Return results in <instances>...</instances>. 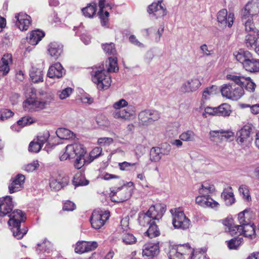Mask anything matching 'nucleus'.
Listing matches in <instances>:
<instances>
[{"label": "nucleus", "instance_id": "1", "mask_svg": "<svg viewBox=\"0 0 259 259\" xmlns=\"http://www.w3.org/2000/svg\"><path fill=\"white\" fill-rule=\"evenodd\" d=\"M10 219L8 222L10 226H12V229L14 236L18 239L23 238L24 235L27 232L26 228L21 229V223L24 222L26 217L21 210L16 209L14 210L10 215Z\"/></svg>", "mask_w": 259, "mask_h": 259}, {"label": "nucleus", "instance_id": "2", "mask_svg": "<svg viewBox=\"0 0 259 259\" xmlns=\"http://www.w3.org/2000/svg\"><path fill=\"white\" fill-rule=\"evenodd\" d=\"M134 183L132 182L111 191L110 197L113 202L120 203L129 199L132 195Z\"/></svg>", "mask_w": 259, "mask_h": 259}, {"label": "nucleus", "instance_id": "3", "mask_svg": "<svg viewBox=\"0 0 259 259\" xmlns=\"http://www.w3.org/2000/svg\"><path fill=\"white\" fill-rule=\"evenodd\" d=\"M92 78L99 90H106L111 85V77L106 72L103 66L92 71Z\"/></svg>", "mask_w": 259, "mask_h": 259}, {"label": "nucleus", "instance_id": "4", "mask_svg": "<svg viewBox=\"0 0 259 259\" xmlns=\"http://www.w3.org/2000/svg\"><path fill=\"white\" fill-rule=\"evenodd\" d=\"M31 94L23 102L24 110L28 112H33L45 108L48 105V102L36 96L34 90H32Z\"/></svg>", "mask_w": 259, "mask_h": 259}, {"label": "nucleus", "instance_id": "5", "mask_svg": "<svg viewBox=\"0 0 259 259\" xmlns=\"http://www.w3.org/2000/svg\"><path fill=\"white\" fill-rule=\"evenodd\" d=\"M168 250L169 259H185L192 252V248L189 244L170 245Z\"/></svg>", "mask_w": 259, "mask_h": 259}, {"label": "nucleus", "instance_id": "6", "mask_svg": "<svg viewBox=\"0 0 259 259\" xmlns=\"http://www.w3.org/2000/svg\"><path fill=\"white\" fill-rule=\"evenodd\" d=\"M85 150L82 145L74 143L68 145L65 148V152L60 157L61 161L68 158H74L78 156H84Z\"/></svg>", "mask_w": 259, "mask_h": 259}, {"label": "nucleus", "instance_id": "7", "mask_svg": "<svg viewBox=\"0 0 259 259\" xmlns=\"http://www.w3.org/2000/svg\"><path fill=\"white\" fill-rule=\"evenodd\" d=\"M173 216L172 224L177 229L186 230L191 226L190 220L185 215L184 212L177 209L171 210Z\"/></svg>", "mask_w": 259, "mask_h": 259}, {"label": "nucleus", "instance_id": "8", "mask_svg": "<svg viewBox=\"0 0 259 259\" xmlns=\"http://www.w3.org/2000/svg\"><path fill=\"white\" fill-rule=\"evenodd\" d=\"M221 93L223 97L232 100H237L244 95V90L242 87L228 84L222 87Z\"/></svg>", "mask_w": 259, "mask_h": 259}, {"label": "nucleus", "instance_id": "9", "mask_svg": "<svg viewBox=\"0 0 259 259\" xmlns=\"http://www.w3.org/2000/svg\"><path fill=\"white\" fill-rule=\"evenodd\" d=\"M109 217L110 212L108 211L94 210L91 218L92 227L95 229L101 228Z\"/></svg>", "mask_w": 259, "mask_h": 259}, {"label": "nucleus", "instance_id": "10", "mask_svg": "<svg viewBox=\"0 0 259 259\" xmlns=\"http://www.w3.org/2000/svg\"><path fill=\"white\" fill-rule=\"evenodd\" d=\"M135 113V107L132 105H130L126 108L114 110L112 112V117L116 119L121 120H128L134 116Z\"/></svg>", "mask_w": 259, "mask_h": 259}, {"label": "nucleus", "instance_id": "11", "mask_svg": "<svg viewBox=\"0 0 259 259\" xmlns=\"http://www.w3.org/2000/svg\"><path fill=\"white\" fill-rule=\"evenodd\" d=\"M17 27L21 31L27 30L31 23V17L26 13H16L13 20Z\"/></svg>", "mask_w": 259, "mask_h": 259}, {"label": "nucleus", "instance_id": "12", "mask_svg": "<svg viewBox=\"0 0 259 259\" xmlns=\"http://www.w3.org/2000/svg\"><path fill=\"white\" fill-rule=\"evenodd\" d=\"M199 79L192 78L184 81L180 88V92L183 93H192L196 91L201 86Z\"/></svg>", "mask_w": 259, "mask_h": 259}, {"label": "nucleus", "instance_id": "13", "mask_svg": "<svg viewBox=\"0 0 259 259\" xmlns=\"http://www.w3.org/2000/svg\"><path fill=\"white\" fill-rule=\"evenodd\" d=\"M259 13V0H251L242 10L241 16L244 19L252 17Z\"/></svg>", "mask_w": 259, "mask_h": 259}, {"label": "nucleus", "instance_id": "14", "mask_svg": "<svg viewBox=\"0 0 259 259\" xmlns=\"http://www.w3.org/2000/svg\"><path fill=\"white\" fill-rule=\"evenodd\" d=\"M251 127L249 125H245L236 133V141L242 146L247 145L250 142L249 137Z\"/></svg>", "mask_w": 259, "mask_h": 259}, {"label": "nucleus", "instance_id": "15", "mask_svg": "<svg viewBox=\"0 0 259 259\" xmlns=\"http://www.w3.org/2000/svg\"><path fill=\"white\" fill-rule=\"evenodd\" d=\"M195 201L197 204L203 207H210L217 209L220 204L212 199L209 195L199 194L196 197Z\"/></svg>", "mask_w": 259, "mask_h": 259}, {"label": "nucleus", "instance_id": "16", "mask_svg": "<svg viewBox=\"0 0 259 259\" xmlns=\"http://www.w3.org/2000/svg\"><path fill=\"white\" fill-rule=\"evenodd\" d=\"M195 201L197 204L203 207H210L217 209L220 204L212 199L209 195L199 194L196 197Z\"/></svg>", "mask_w": 259, "mask_h": 259}, {"label": "nucleus", "instance_id": "17", "mask_svg": "<svg viewBox=\"0 0 259 259\" xmlns=\"http://www.w3.org/2000/svg\"><path fill=\"white\" fill-rule=\"evenodd\" d=\"M218 22L223 25L231 27L234 20V15L233 13L228 12L226 9L220 10L217 14Z\"/></svg>", "mask_w": 259, "mask_h": 259}, {"label": "nucleus", "instance_id": "18", "mask_svg": "<svg viewBox=\"0 0 259 259\" xmlns=\"http://www.w3.org/2000/svg\"><path fill=\"white\" fill-rule=\"evenodd\" d=\"M13 207V204L11 196H7L0 198V217L9 216L12 212Z\"/></svg>", "mask_w": 259, "mask_h": 259}, {"label": "nucleus", "instance_id": "19", "mask_svg": "<svg viewBox=\"0 0 259 259\" xmlns=\"http://www.w3.org/2000/svg\"><path fill=\"white\" fill-rule=\"evenodd\" d=\"M148 12L156 18H161L166 15V10L162 0H159L157 3H153L149 6Z\"/></svg>", "mask_w": 259, "mask_h": 259}, {"label": "nucleus", "instance_id": "20", "mask_svg": "<svg viewBox=\"0 0 259 259\" xmlns=\"http://www.w3.org/2000/svg\"><path fill=\"white\" fill-rule=\"evenodd\" d=\"M66 71L61 63L57 62L49 68L47 76L51 78H60L65 74Z\"/></svg>", "mask_w": 259, "mask_h": 259}, {"label": "nucleus", "instance_id": "21", "mask_svg": "<svg viewBox=\"0 0 259 259\" xmlns=\"http://www.w3.org/2000/svg\"><path fill=\"white\" fill-rule=\"evenodd\" d=\"M12 63V56L10 54L4 55L0 62V78L6 75L10 71L9 65Z\"/></svg>", "mask_w": 259, "mask_h": 259}, {"label": "nucleus", "instance_id": "22", "mask_svg": "<svg viewBox=\"0 0 259 259\" xmlns=\"http://www.w3.org/2000/svg\"><path fill=\"white\" fill-rule=\"evenodd\" d=\"M25 178L21 174H18L14 178L9 185V189L10 193H13L20 191L23 188Z\"/></svg>", "mask_w": 259, "mask_h": 259}, {"label": "nucleus", "instance_id": "23", "mask_svg": "<svg viewBox=\"0 0 259 259\" xmlns=\"http://www.w3.org/2000/svg\"><path fill=\"white\" fill-rule=\"evenodd\" d=\"M165 212V209L160 204L151 206L147 213L155 222L161 219Z\"/></svg>", "mask_w": 259, "mask_h": 259}, {"label": "nucleus", "instance_id": "24", "mask_svg": "<svg viewBox=\"0 0 259 259\" xmlns=\"http://www.w3.org/2000/svg\"><path fill=\"white\" fill-rule=\"evenodd\" d=\"M63 45L60 43L51 42L48 46V53L51 57L56 59H58L63 52Z\"/></svg>", "mask_w": 259, "mask_h": 259}, {"label": "nucleus", "instance_id": "25", "mask_svg": "<svg viewBox=\"0 0 259 259\" xmlns=\"http://www.w3.org/2000/svg\"><path fill=\"white\" fill-rule=\"evenodd\" d=\"M159 253L158 243H148L146 244L143 248V255L148 257H153Z\"/></svg>", "mask_w": 259, "mask_h": 259}, {"label": "nucleus", "instance_id": "26", "mask_svg": "<svg viewBox=\"0 0 259 259\" xmlns=\"http://www.w3.org/2000/svg\"><path fill=\"white\" fill-rule=\"evenodd\" d=\"M105 1L106 0L99 1V7L100 8L99 15L101 19L102 25L103 26L107 27L109 14L107 11L104 12L103 11V9L105 8L106 6Z\"/></svg>", "mask_w": 259, "mask_h": 259}, {"label": "nucleus", "instance_id": "27", "mask_svg": "<svg viewBox=\"0 0 259 259\" xmlns=\"http://www.w3.org/2000/svg\"><path fill=\"white\" fill-rule=\"evenodd\" d=\"M217 87L212 85L206 88L202 93V99L200 101V108H202L205 103V101L209 100L211 97L217 93Z\"/></svg>", "mask_w": 259, "mask_h": 259}, {"label": "nucleus", "instance_id": "28", "mask_svg": "<svg viewBox=\"0 0 259 259\" xmlns=\"http://www.w3.org/2000/svg\"><path fill=\"white\" fill-rule=\"evenodd\" d=\"M45 36V33L39 30L32 31L27 37L28 42L32 45H36Z\"/></svg>", "mask_w": 259, "mask_h": 259}, {"label": "nucleus", "instance_id": "29", "mask_svg": "<svg viewBox=\"0 0 259 259\" xmlns=\"http://www.w3.org/2000/svg\"><path fill=\"white\" fill-rule=\"evenodd\" d=\"M234 56L236 60L241 63L243 65L251 57V54L248 51H245L242 49L234 53Z\"/></svg>", "mask_w": 259, "mask_h": 259}, {"label": "nucleus", "instance_id": "30", "mask_svg": "<svg viewBox=\"0 0 259 259\" xmlns=\"http://www.w3.org/2000/svg\"><path fill=\"white\" fill-rule=\"evenodd\" d=\"M242 235L250 239L254 238L256 236L255 228L250 223L241 225Z\"/></svg>", "mask_w": 259, "mask_h": 259}, {"label": "nucleus", "instance_id": "31", "mask_svg": "<svg viewBox=\"0 0 259 259\" xmlns=\"http://www.w3.org/2000/svg\"><path fill=\"white\" fill-rule=\"evenodd\" d=\"M221 196L224 200L227 205H231L235 202V199L234 193L231 187H229L224 189L221 194Z\"/></svg>", "mask_w": 259, "mask_h": 259}, {"label": "nucleus", "instance_id": "32", "mask_svg": "<svg viewBox=\"0 0 259 259\" xmlns=\"http://www.w3.org/2000/svg\"><path fill=\"white\" fill-rule=\"evenodd\" d=\"M29 75L32 81L34 83L43 81V72L41 69L32 66Z\"/></svg>", "mask_w": 259, "mask_h": 259}, {"label": "nucleus", "instance_id": "33", "mask_svg": "<svg viewBox=\"0 0 259 259\" xmlns=\"http://www.w3.org/2000/svg\"><path fill=\"white\" fill-rule=\"evenodd\" d=\"M34 121L32 118L29 116H24L20 119L16 124L12 126L11 128L13 131H19L21 127L30 124Z\"/></svg>", "mask_w": 259, "mask_h": 259}, {"label": "nucleus", "instance_id": "34", "mask_svg": "<svg viewBox=\"0 0 259 259\" xmlns=\"http://www.w3.org/2000/svg\"><path fill=\"white\" fill-rule=\"evenodd\" d=\"M243 67L246 71L251 72L259 71V60L253 58L251 56V58L245 63Z\"/></svg>", "mask_w": 259, "mask_h": 259}, {"label": "nucleus", "instance_id": "35", "mask_svg": "<svg viewBox=\"0 0 259 259\" xmlns=\"http://www.w3.org/2000/svg\"><path fill=\"white\" fill-rule=\"evenodd\" d=\"M97 11V5L95 3L89 4L82 9L83 15L87 18H92L95 15Z\"/></svg>", "mask_w": 259, "mask_h": 259}, {"label": "nucleus", "instance_id": "36", "mask_svg": "<svg viewBox=\"0 0 259 259\" xmlns=\"http://www.w3.org/2000/svg\"><path fill=\"white\" fill-rule=\"evenodd\" d=\"M215 187L213 184L208 182H204L201 185V187L199 189V194L209 195V193L214 192Z\"/></svg>", "mask_w": 259, "mask_h": 259}, {"label": "nucleus", "instance_id": "37", "mask_svg": "<svg viewBox=\"0 0 259 259\" xmlns=\"http://www.w3.org/2000/svg\"><path fill=\"white\" fill-rule=\"evenodd\" d=\"M251 214L249 209H246L238 214V220L240 225L250 223Z\"/></svg>", "mask_w": 259, "mask_h": 259}, {"label": "nucleus", "instance_id": "38", "mask_svg": "<svg viewBox=\"0 0 259 259\" xmlns=\"http://www.w3.org/2000/svg\"><path fill=\"white\" fill-rule=\"evenodd\" d=\"M139 222L141 226L145 227H148L155 222L147 212L140 215Z\"/></svg>", "mask_w": 259, "mask_h": 259}, {"label": "nucleus", "instance_id": "39", "mask_svg": "<svg viewBox=\"0 0 259 259\" xmlns=\"http://www.w3.org/2000/svg\"><path fill=\"white\" fill-rule=\"evenodd\" d=\"M196 134L191 130H187L182 133L179 138L185 142H194L196 139Z\"/></svg>", "mask_w": 259, "mask_h": 259}, {"label": "nucleus", "instance_id": "40", "mask_svg": "<svg viewBox=\"0 0 259 259\" xmlns=\"http://www.w3.org/2000/svg\"><path fill=\"white\" fill-rule=\"evenodd\" d=\"M56 133L58 137L61 139H68L73 137V133L65 128H59Z\"/></svg>", "mask_w": 259, "mask_h": 259}, {"label": "nucleus", "instance_id": "41", "mask_svg": "<svg viewBox=\"0 0 259 259\" xmlns=\"http://www.w3.org/2000/svg\"><path fill=\"white\" fill-rule=\"evenodd\" d=\"M242 237H234L229 241H226L227 246L229 249H237L242 244Z\"/></svg>", "mask_w": 259, "mask_h": 259}, {"label": "nucleus", "instance_id": "42", "mask_svg": "<svg viewBox=\"0 0 259 259\" xmlns=\"http://www.w3.org/2000/svg\"><path fill=\"white\" fill-rule=\"evenodd\" d=\"M107 67V73L117 72L118 71V67L117 66V59L116 58L109 57Z\"/></svg>", "mask_w": 259, "mask_h": 259}, {"label": "nucleus", "instance_id": "43", "mask_svg": "<svg viewBox=\"0 0 259 259\" xmlns=\"http://www.w3.org/2000/svg\"><path fill=\"white\" fill-rule=\"evenodd\" d=\"M206 249L204 248L197 249L193 250L192 249V252L190 253L191 254L190 259H208L206 257L205 253Z\"/></svg>", "mask_w": 259, "mask_h": 259}, {"label": "nucleus", "instance_id": "44", "mask_svg": "<svg viewBox=\"0 0 259 259\" xmlns=\"http://www.w3.org/2000/svg\"><path fill=\"white\" fill-rule=\"evenodd\" d=\"M146 234L151 238L156 237L159 235L160 232L158 229L156 222L154 224H152L148 227V229L145 232Z\"/></svg>", "mask_w": 259, "mask_h": 259}, {"label": "nucleus", "instance_id": "45", "mask_svg": "<svg viewBox=\"0 0 259 259\" xmlns=\"http://www.w3.org/2000/svg\"><path fill=\"white\" fill-rule=\"evenodd\" d=\"M162 157L159 147H153L150 150V160L153 162L159 161Z\"/></svg>", "mask_w": 259, "mask_h": 259}, {"label": "nucleus", "instance_id": "46", "mask_svg": "<svg viewBox=\"0 0 259 259\" xmlns=\"http://www.w3.org/2000/svg\"><path fill=\"white\" fill-rule=\"evenodd\" d=\"M52 244L51 243L47 240H45L43 242L37 244V247L36 248V250L43 252H48L49 253L52 248Z\"/></svg>", "mask_w": 259, "mask_h": 259}, {"label": "nucleus", "instance_id": "47", "mask_svg": "<svg viewBox=\"0 0 259 259\" xmlns=\"http://www.w3.org/2000/svg\"><path fill=\"white\" fill-rule=\"evenodd\" d=\"M230 114L229 106L227 104H223L217 107V115L227 116Z\"/></svg>", "mask_w": 259, "mask_h": 259}, {"label": "nucleus", "instance_id": "48", "mask_svg": "<svg viewBox=\"0 0 259 259\" xmlns=\"http://www.w3.org/2000/svg\"><path fill=\"white\" fill-rule=\"evenodd\" d=\"M149 110L141 111L138 116L141 122L144 125H148L151 123Z\"/></svg>", "mask_w": 259, "mask_h": 259}, {"label": "nucleus", "instance_id": "49", "mask_svg": "<svg viewBox=\"0 0 259 259\" xmlns=\"http://www.w3.org/2000/svg\"><path fill=\"white\" fill-rule=\"evenodd\" d=\"M227 78L238 85V87H242L243 88L245 84V81L246 80V77L243 76H236L232 74L228 75Z\"/></svg>", "mask_w": 259, "mask_h": 259}, {"label": "nucleus", "instance_id": "50", "mask_svg": "<svg viewBox=\"0 0 259 259\" xmlns=\"http://www.w3.org/2000/svg\"><path fill=\"white\" fill-rule=\"evenodd\" d=\"M226 232L229 233V234L232 236H239L242 235V228L241 225H232L231 227L228 228V229L227 230V228L225 229Z\"/></svg>", "mask_w": 259, "mask_h": 259}, {"label": "nucleus", "instance_id": "51", "mask_svg": "<svg viewBox=\"0 0 259 259\" xmlns=\"http://www.w3.org/2000/svg\"><path fill=\"white\" fill-rule=\"evenodd\" d=\"M89 181L86 180L84 177L81 175H76L73 180V184L75 187L85 186L89 184Z\"/></svg>", "mask_w": 259, "mask_h": 259}, {"label": "nucleus", "instance_id": "52", "mask_svg": "<svg viewBox=\"0 0 259 259\" xmlns=\"http://www.w3.org/2000/svg\"><path fill=\"white\" fill-rule=\"evenodd\" d=\"M239 192L242 195L243 198L246 201L251 200V196L249 194V191L247 186L242 185L239 188Z\"/></svg>", "mask_w": 259, "mask_h": 259}, {"label": "nucleus", "instance_id": "53", "mask_svg": "<svg viewBox=\"0 0 259 259\" xmlns=\"http://www.w3.org/2000/svg\"><path fill=\"white\" fill-rule=\"evenodd\" d=\"M128 102L124 99H121L115 102L112 105V108L114 110H119L129 106Z\"/></svg>", "mask_w": 259, "mask_h": 259}, {"label": "nucleus", "instance_id": "54", "mask_svg": "<svg viewBox=\"0 0 259 259\" xmlns=\"http://www.w3.org/2000/svg\"><path fill=\"white\" fill-rule=\"evenodd\" d=\"M241 18H242V21L245 26V30L247 32L253 31L254 25L252 23V18L248 17L247 18L244 19L243 18V16H242Z\"/></svg>", "mask_w": 259, "mask_h": 259}, {"label": "nucleus", "instance_id": "55", "mask_svg": "<svg viewBox=\"0 0 259 259\" xmlns=\"http://www.w3.org/2000/svg\"><path fill=\"white\" fill-rule=\"evenodd\" d=\"M102 48L104 52L109 55H114L116 54V51L115 49L114 44L113 43L103 44Z\"/></svg>", "mask_w": 259, "mask_h": 259}, {"label": "nucleus", "instance_id": "56", "mask_svg": "<svg viewBox=\"0 0 259 259\" xmlns=\"http://www.w3.org/2000/svg\"><path fill=\"white\" fill-rule=\"evenodd\" d=\"M49 137V132L45 131L43 133L37 137V139H35V141L42 147L43 145L47 142Z\"/></svg>", "mask_w": 259, "mask_h": 259}, {"label": "nucleus", "instance_id": "57", "mask_svg": "<svg viewBox=\"0 0 259 259\" xmlns=\"http://www.w3.org/2000/svg\"><path fill=\"white\" fill-rule=\"evenodd\" d=\"M137 165L138 163H130L126 161L118 163L119 168L122 171H129L131 169L132 167L136 166Z\"/></svg>", "mask_w": 259, "mask_h": 259}, {"label": "nucleus", "instance_id": "58", "mask_svg": "<svg viewBox=\"0 0 259 259\" xmlns=\"http://www.w3.org/2000/svg\"><path fill=\"white\" fill-rule=\"evenodd\" d=\"M14 113L8 109H1L0 110V120L4 121L14 115Z\"/></svg>", "mask_w": 259, "mask_h": 259}, {"label": "nucleus", "instance_id": "59", "mask_svg": "<svg viewBox=\"0 0 259 259\" xmlns=\"http://www.w3.org/2000/svg\"><path fill=\"white\" fill-rule=\"evenodd\" d=\"M122 241L126 244H132L136 242V238L131 233H125L122 236Z\"/></svg>", "mask_w": 259, "mask_h": 259}, {"label": "nucleus", "instance_id": "60", "mask_svg": "<svg viewBox=\"0 0 259 259\" xmlns=\"http://www.w3.org/2000/svg\"><path fill=\"white\" fill-rule=\"evenodd\" d=\"M97 143L101 146L106 147L112 144L113 143V140L111 138H100L98 139Z\"/></svg>", "mask_w": 259, "mask_h": 259}, {"label": "nucleus", "instance_id": "61", "mask_svg": "<svg viewBox=\"0 0 259 259\" xmlns=\"http://www.w3.org/2000/svg\"><path fill=\"white\" fill-rule=\"evenodd\" d=\"M85 241L78 242L76 243L75 252L77 253L81 254L87 252Z\"/></svg>", "mask_w": 259, "mask_h": 259}, {"label": "nucleus", "instance_id": "62", "mask_svg": "<svg viewBox=\"0 0 259 259\" xmlns=\"http://www.w3.org/2000/svg\"><path fill=\"white\" fill-rule=\"evenodd\" d=\"M50 186L52 189L55 191H58L62 187V184L54 178H51L50 179Z\"/></svg>", "mask_w": 259, "mask_h": 259}, {"label": "nucleus", "instance_id": "63", "mask_svg": "<svg viewBox=\"0 0 259 259\" xmlns=\"http://www.w3.org/2000/svg\"><path fill=\"white\" fill-rule=\"evenodd\" d=\"M42 148V146L35 141L34 139L33 141L31 142L29 145V151L31 152L37 153L39 152Z\"/></svg>", "mask_w": 259, "mask_h": 259}, {"label": "nucleus", "instance_id": "64", "mask_svg": "<svg viewBox=\"0 0 259 259\" xmlns=\"http://www.w3.org/2000/svg\"><path fill=\"white\" fill-rule=\"evenodd\" d=\"M39 166L38 161L34 160L32 162L27 164L24 166V169L27 172H32L38 168Z\"/></svg>", "mask_w": 259, "mask_h": 259}]
</instances>
